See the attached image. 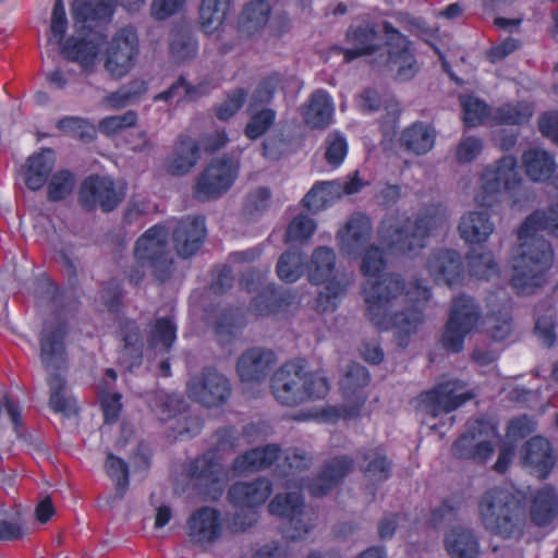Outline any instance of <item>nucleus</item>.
Wrapping results in <instances>:
<instances>
[{
    "instance_id": "4d7b16f0",
    "label": "nucleus",
    "mask_w": 558,
    "mask_h": 558,
    "mask_svg": "<svg viewBox=\"0 0 558 558\" xmlns=\"http://www.w3.org/2000/svg\"><path fill=\"white\" fill-rule=\"evenodd\" d=\"M47 383L51 391L49 398L50 409L54 413L68 414L72 408V400L65 396V379L58 373H51Z\"/></svg>"
},
{
    "instance_id": "aec40b11",
    "label": "nucleus",
    "mask_w": 558,
    "mask_h": 558,
    "mask_svg": "<svg viewBox=\"0 0 558 558\" xmlns=\"http://www.w3.org/2000/svg\"><path fill=\"white\" fill-rule=\"evenodd\" d=\"M353 458L342 454L326 461L313 477L303 480L302 486L313 497H324L335 489L353 470Z\"/></svg>"
},
{
    "instance_id": "c03bdc74",
    "label": "nucleus",
    "mask_w": 558,
    "mask_h": 558,
    "mask_svg": "<svg viewBox=\"0 0 558 558\" xmlns=\"http://www.w3.org/2000/svg\"><path fill=\"white\" fill-rule=\"evenodd\" d=\"M147 90L148 83L145 80L133 78L116 92L108 94L105 97V102L109 108L119 110L138 101Z\"/></svg>"
},
{
    "instance_id": "09e8293b",
    "label": "nucleus",
    "mask_w": 558,
    "mask_h": 558,
    "mask_svg": "<svg viewBox=\"0 0 558 558\" xmlns=\"http://www.w3.org/2000/svg\"><path fill=\"white\" fill-rule=\"evenodd\" d=\"M484 325L487 336L493 341H505L513 331V319L510 308L504 305L498 311L488 313L484 319Z\"/></svg>"
},
{
    "instance_id": "4c0bfd02",
    "label": "nucleus",
    "mask_w": 558,
    "mask_h": 558,
    "mask_svg": "<svg viewBox=\"0 0 558 558\" xmlns=\"http://www.w3.org/2000/svg\"><path fill=\"white\" fill-rule=\"evenodd\" d=\"M436 140L434 128L416 121L405 128L400 136L401 146L409 153L425 155L433 149Z\"/></svg>"
},
{
    "instance_id": "6e6d98bb",
    "label": "nucleus",
    "mask_w": 558,
    "mask_h": 558,
    "mask_svg": "<svg viewBox=\"0 0 558 558\" xmlns=\"http://www.w3.org/2000/svg\"><path fill=\"white\" fill-rule=\"evenodd\" d=\"M104 466L106 474L116 483L117 494L123 497L130 485L128 463L122 458L110 452L107 454Z\"/></svg>"
},
{
    "instance_id": "0e129e2a",
    "label": "nucleus",
    "mask_w": 558,
    "mask_h": 558,
    "mask_svg": "<svg viewBox=\"0 0 558 558\" xmlns=\"http://www.w3.org/2000/svg\"><path fill=\"white\" fill-rule=\"evenodd\" d=\"M556 328V315L554 310L549 308L546 314L536 318L534 332L544 347L551 348L557 341Z\"/></svg>"
},
{
    "instance_id": "3c124183",
    "label": "nucleus",
    "mask_w": 558,
    "mask_h": 558,
    "mask_svg": "<svg viewBox=\"0 0 558 558\" xmlns=\"http://www.w3.org/2000/svg\"><path fill=\"white\" fill-rule=\"evenodd\" d=\"M532 114L533 111L529 105L508 102L493 111L490 123L494 125H522L529 122Z\"/></svg>"
},
{
    "instance_id": "f257e3e1",
    "label": "nucleus",
    "mask_w": 558,
    "mask_h": 558,
    "mask_svg": "<svg viewBox=\"0 0 558 558\" xmlns=\"http://www.w3.org/2000/svg\"><path fill=\"white\" fill-rule=\"evenodd\" d=\"M363 295L368 320L378 330L396 329L402 342L424 322L425 304L432 292L418 278L405 284L400 275L387 274L380 280H367Z\"/></svg>"
},
{
    "instance_id": "8fccbe9b",
    "label": "nucleus",
    "mask_w": 558,
    "mask_h": 558,
    "mask_svg": "<svg viewBox=\"0 0 558 558\" xmlns=\"http://www.w3.org/2000/svg\"><path fill=\"white\" fill-rule=\"evenodd\" d=\"M466 259L469 272L476 279L490 280L499 274V266L490 251L478 252L473 247L468 252Z\"/></svg>"
},
{
    "instance_id": "f8f14e48",
    "label": "nucleus",
    "mask_w": 558,
    "mask_h": 558,
    "mask_svg": "<svg viewBox=\"0 0 558 558\" xmlns=\"http://www.w3.org/2000/svg\"><path fill=\"white\" fill-rule=\"evenodd\" d=\"M213 437L215 448L193 459L187 468V475L198 485L206 487L218 484L221 478L222 468L217 452L233 450L239 440L236 429L232 426L218 428Z\"/></svg>"
},
{
    "instance_id": "052dcab7",
    "label": "nucleus",
    "mask_w": 558,
    "mask_h": 558,
    "mask_svg": "<svg viewBox=\"0 0 558 558\" xmlns=\"http://www.w3.org/2000/svg\"><path fill=\"white\" fill-rule=\"evenodd\" d=\"M345 290L347 284L339 279L326 281L324 290L318 293L315 300V310L322 313L336 311L337 302Z\"/></svg>"
},
{
    "instance_id": "20e7f679",
    "label": "nucleus",
    "mask_w": 558,
    "mask_h": 558,
    "mask_svg": "<svg viewBox=\"0 0 558 558\" xmlns=\"http://www.w3.org/2000/svg\"><path fill=\"white\" fill-rule=\"evenodd\" d=\"M270 389L279 403L296 407L324 399L329 392V384L327 378L307 372L305 360L296 359L286 362L274 373Z\"/></svg>"
},
{
    "instance_id": "2eb2a0df",
    "label": "nucleus",
    "mask_w": 558,
    "mask_h": 558,
    "mask_svg": "<svg viewBox=\"0 0 558 558\" xmlns=\"http://www.w3.org/2000/svg\"><path fill=\"white\" fill-rule=\"evenodd\" d=\"M140 54V38L132 25L120 27L108 41L104 66L114 78H122L135 66Z\"/></svg>"
},
{
    "instance_id": "dca6fc26",
    "label": "nucleus",
    "mask_w": 558,
    "mask_h": 558,
    "mask_svg": "<svg viewBox=\"0 0 558 558\" xmlns=\"http://www.w3.org/2000/svg\"><path fill=\"white\" fill-rule=\"evenodd\" d=\"M465 384L459 379H448L424 390L416 397L418 405L432 417L456 411L474 398V393L464 390Z\"/></svg>"
},
{
    "instance_id": "c756f323",
    "label": "nucleus",
    "mask_w": 558,
    "mask_h": 558,
    "mask_svg": "<svg viewBox=\"0 0 558 558\" xmlns=\"http://www.w3.org/2000/svg\"><path fill=\"white\" fill-rule=\"evenodd\" d=\"M281 453L282 449L278 444L255 447L238 456L232 463V469L236 473L262 471L277 462Z\"/></svg>"
},
{
    "instance_id": "ddd939ff",
    "label": "nucleus",
    "mask_w": 558,
    "mask_h": 558,
    "mask_svg": "<svg viewBox=\"0 0 558 558\" xmlns=\"http://www.w3.org/2000/svg\"><path fill=\"white\" fill-rule=\"evenodd\" d=\"M268 510L271 514L287 520L288 526L282 532L287 539H303L315 527L316 518L307 514L301 493L277 494L269 502Z\"/></svg>"
},
{
    "instance_id": "5701e85b",
    "label": "nucleus",
    "mask_w": 558,
    "mask_h": 558,
    "mask_svg": "<svg viewBox=\"0 0 558 558\" xmlns=\"http://www.w3.org/2000/svg\"><path fill=\"white\" fill-rule=\"evenodd\" d=\"M207 236L203 216H187L177 221L171 238L177 254L182 258L194 256Z\"/></svg>"
},
{
    "instance_id": "603ef678",
    "label": "nucleus",
    "mask_w": 558,
    "mask_h": 558,
    "mask_svg": "<svg viewBox=\"0 0 558 558\" xmlns=\"http://www.w3.org/2000/svg\"><path fill=\"white\" fill-rule=\"evenodd\" d=\"M465 496L462 492H454L442 499L441 504L430 511L428 523L434 529H439L446 523L456 519L459 510L465 504Z\"/></svg>"
},
{
    "instance_id": "c9c22d12",
    "label": "nucleus",
    "mask_w": 558,
    "mask_h": 558,
    "mask_svg": "<svg viewBox=\"0 0 558 558\" xmlns=\"http://www.w3.org/2000/svg\"><path fill=\"white\" fill-rule=\"evenodd\" d=\"M333 111L332 98L326 90L317 89L311 95L303 117L312 129L324 130L331 123Z\"/></svg>"
},
{
    "instance_id": "0eeeda50",
    "label": "nucleus",
    "mask_w": 558,
    "mask_h": 558,
    "mask_svg": "<svg viewBox=\"0 0 558 558\" xmlns=\"http://www.w3.org/2000/svg\"><path fill=\"white\" fill-rule=\"evenodd\" d=\"M169 228L156 223L135 242L134 257L137 264L147 266L159 283L169 281L174 271V262L168 247Z\"/></svg>"
},
{
    "instance_id": "774afa93",
    "label": "nucleus",
    "mask_w": 558,
    "mask_h": 558,
    "mask_svg": "<svg viewBox=\"0 0 558 558\" xmlns=\"http://www.w3.org/2000/svg\"><path fill=\"white\" fill-rule=\"evenodd\" d=\"M313 458L301 448L289 449L284 457L282 475H294L299 472L308 470L312 465Z\"/></svg>"
},
{
    "instance_id": "393cba45",
    "label": "nucleus",
    "mask_w": 558,
    "mask_h": 558,
    "mask_svg": "<svg viewBox=\"0 0 558 558\" xmlns=\"http://www.w3.org/2000/svg\"><path fill=\"white\" fill-rule=\"evenodd\" d=\"M427 269L436 284L449 288L461 286L464 279V266L461 255L451 248L433 251Z\"/></svg>"
},
{
    "instance_id": "4468645a",
    "label": "nucleus",
    "mask_w": 558,
    "mask_h": 558,
    "mask_svg": "<svg viewBox=\"0 0 558 558\" xmlns=\"http://www.w3.org/2000/svg\"><path fill=\"white\" fill-rule=\"evenodd\" d=\"M381 26L387 47L386 68L393 72L395 81H411L418 72L412 40L388 21H384Z\"/></svg>"
},
{
    "instance_id": "6ab92c4d",
    "label": "nucleus",
    "mask_w": 558,
    "mask_h": 558,
    "mask_svg": "<svg viewBox=\"0 0 558 558\" xmlns=\"http://www.w3.org/2000/svg\"><path fill=\"white\" fill-rule=\"evenodd\" d=\"M124 193L118 191L109 177L90 174L86 177L78 191V202L87 211L100 208L104 213L114 210L123 201Z\"/></svg>"
},
{
    "instance_id": "1a4fd4ad",
    "label": "nucleus",
    "mask_w": 558,
    "mask_h": 558,
    "mask_svg": "<svg viewBox=\"0 0 558 558\" xmlns=\"http://www.w3.org/2000/svg\"><path fill=\"white\" fill-rule=\"evenodd\" d=\"M481 182V190L475 199L483 208L493 209L504 194H517L522 186L517 158L512 155L502 156L494 165L485 168Z\"/></svg>"
},
{
    "instance_id": "864d4df0",
    "label": "nucleus",
    "mask_w": 558,
    "mask_h": 558,
    "mask_svg": "<svg viewBox=\"0 0 558 558\" xmlns=\"http://www.w3.org/2000/svg\"><path fill=\"white\" fill-rule=\"evenodd\" d=\"M460 105L466 128H475L490 120L492 109L488 104L473 95H461Z\"/></svg>"
},
{
    "instance_id": "37998d69",
    "label": "nucleus",
    "mask_w": 558,
    "mask_h": 558,
    "mask_svg": "<svg viewBox=\"0 0 558 558\" xmlns=\"http://www.w3.org/2000/svg\"><path fill=\"white\" fill-rule=\"evenodd\" d=\"M231 0H202L199 7V25L204 33L217 31L226 20Z\"/></svg>"
},
{
    "instance_id": "e2e57ef3",
    "label": "nucleus",
    "mask_w": 558,
    "mask_h": 558,
    "mask_svg": "<svg viewBox=\"0 0 558 558\" xmlns=\"http://www.w3.org/2000/svg\"><path fill=\"white\" fill-rule=\"evenodd\" d=\"M247 90L243 87L227 93L226 99L215 108L216 117L221 121H228L244 106Z\"/></svg>"
},
{
    "instance_id": "79ce46f5",
    "label": "nucleus",
    "mask_w": 558,
    "mask_h": 558,
    "mask_svg": "<svg viewBox=\"0 0 558 558\" xmlns=\"http://www.w3.org/2000/svg\"><path fill=\"white\" fill-rule=\"evenodd\" d=\"M307 256L300 248H289L282 253L277 262L276 272L280 280L293 283L304 274Z\"/></svg>"
},
{
    "instance_id": "69168bd1",
    "label": "nucleus",
    "mask_w": 558,
    "mask_h": 558,
    "mask_svg": "<svg viewBox=\"0 0 558 558\" xmlns=\"http://www.w3.org/2000/svg\"><path fill=\"white\" fill-rule=\"evenodd\" d=\"M280 75L278 73H271L264 77L257 85L256 89L252 95L250 102V110L255 106L269 104L280 85Z\"/></svg>"
},
{
    "instance_id": "58836bf2",
    "label": "nucleus",
    "mask_w": 558,
    "mask_h": 558,
    "mask_svg": "<svg viewBox=\"0 0 558 558\" xmlns=\"http://www.w3.org/2000/svg\"><path fill=\"white\" fill-rule=\"evenodd\" d=\"M460 236L470 244L486 242L494 231V223L487 211H471L459 223Z\"/></svg>"
},
{
    "instance_id": "4be33fe9",
    "label": "nucleus",
    "mask_w": 558,
    "mask_h": 558,
    "mask_svg": "<svg viewBox=\"0 0 558 558\" xmlns=\"http://www.w3.org/2000/svg\"><path fill=\"white\" fill-rule=\"evenodd\" d=\"M371 375L368 369L359 364L351 363L345 372L344 378L341 381V389L344 398L351 400L350 404H344L338 416L345 420L356 418L361 414V410L366 402L367 396L364 388L369 384Z\"/></svg>"
},
{
    "instance_id": "473e14b6",
    "label": "nucleus",
    "mask_w": 558,
    "mask_h": 558,
    "mask_svg": "<svg viewBox=\"0 0 558 558\" xmlns=\"http://www.w3.org/2000/svg\"><path fill=\"white\" fill-rule=\"evenodd\" d=\"M201 158V146L191 136L181 134L173 147L172 157L168 160L167 170L172 175L187 173Z\"/></svg>"
},
{
    "instance_id": "680f3d73",
    "label": "nucleus",
    "mask_w": 558,
    "mask_h": 558,
    "mask_svg": "<svg viewBox=\"0 0 558 558\" xmlns=\"http://www.w3.org/2000/svg\"><path fill=\"white\" fill-rule=\"evenodd\" d=\"M202 89V85H191L187 83L183 75L179 76V78L166 90L157 94L154 97L155 101H170L177 99L181 100H194L199 96V90Z\"/></svg>"
},
{
    "instance_id": "39448f33",
    "label": "nucleus",
    "mask_w": 558,
    "mask_h": 558,
    "mask_svg": "<svg viewBox=\"0 0 558 558\" xmlns=\"http://www.w3.org/2000/svg\"><path fill=\"white\" fill-rule=\"evenodd\" d=\"M372 234L373 225L371 218L363 213H356L349 218L344 229L337 235L340 251L343 254L355 257L361 255L364 250L361 272L368 278L379 277L387 266L383 248L375 244L366 247Z\"/></svg>"
},
{
    "instance_id": "c85d7f7f",
    "label": "nucleus",
    "mask_w": 558,
    "mask_h": 558,
    "mask_svg": "<svg viewBox=\"0 0 558 558\" xmlns=\"http://www.w3.org/2000/svg\"><path fill=\"white\" fill-rule=\"evenodd\" d=\"M189 535L194 543L211 544L222 533L220 512L211 507H201L187 521Z\"/></svg>"
},
{
    "instance_id": "a211bd4d",
    "label": "nucleus",
    "mask_w": 558,
    "mask_h": 558,
    "mask_svg": "<svg viewBox=\"0 0 558 558\" xmlns=\"http://www.w3.org/2000/svg\"><path fill=\"white\" fill-rule=\"evenodd\" d=\"M189 396L205 408L226 404L232 388L229 379L214 367H204L187 386Z\"/></svg>"
},
{
    "instance_id": "a18cd8bd",
    "label": "nucleus",
    "mask_w": 558,
    "mask_h": 558,
    "mask_svg": "<svg viewBox=\"0 0 558 558\" xmlns=\"http://www.w3.org/2000/svg\"><path fill=\"white\" fill-rule=\"evenodd\" d=\"M270 5L267 0H252L243 8L239 26L247 34H254L266 25L270 15Z\"/></svg>"
},
{
    "instance_id": "cd10ccee",
    "label": "nucleus",
    "mask_w": 558,
    "mask_h": 558,
    "mask_svg": "<svg viewBox=\"0 0 558 558\" xmlns=\"http://www.w3.org/2000/svg\"><path fill=\"white\" fill-rule=\"evenodd\" d=\"M523 463L538 480H546L553 472L556 458L550 441L543 436L531 437L523 446Z\"/></svg>"
},
{
    "instance_id": "5fc2aeb1",
    "label": "nucleus",
    "mask_w": 558,
    "mask_h": 558,
    "mask_svg": "<svg viewBox=\"0 0 558 558\" xmlns=\"http://www.w3.org/2000/svg\"><path fill=\"white\" fill-rule=\"evenodd\" d=\"M347 40L360 48L371 47L373 54L380 50L378 31L376 25L371 22H364L355 26H350L347 31Z\"/></svg>"
},
{
    "instance_id": "423d86ee",
    "label": "nucleus",
    "mask_w": 558,
    "mask_h": 558,
    "mask_svg": "<svg viewBox=\"0 0 558 558\" xmlns=\"http://www.w3.org/2000/svg\"><path fill=\"white\" fill-rule=\"evenodd\" d=\"M444 209L440 205H430L420 211L414 219L407 218L402 225L389 226L381 231V239L388 247L401 254H416L426 246L434 228L441 223Z\"/></svg>"
},
{
    "instance_id": "a878e982",
    "label": "nucleus",
    "mask_w": 558,
    "mask_h": 558,
    "mask_svg": "<svg viewBox=\"0 0 558 558\" xmlns=\"http://www.w3.org/2000/svg\"><path fill=\"white\" fill-rule=\"evenodd\" d=\"M277 363L276 353L269 349L251 348L242 353L236 372L243 383H263Z\"/></svg>"
},
{
    "instance_id": "e433bc0d",
    "label": "nucleus",
    "mask_w": 558,
    "mask_h": 558,
    "mask_svg": "<svg viewBox=\"0 0 558 558\" xmlns=\"http://www.w3.org/2000/svg\"><path fill=\"white\" fill-rule=\"evenodd\" d=\"M558 513V494L555 487L546 485L531 499L530 517L537 526L550 524Z\"/></svg>"
},
{
    "instance_id": "bf43d9fd",
    "label": "nucleus",
    "mask_w": 558,
    "mask_h": 558,
    "mask_svg": "<svg viewBox=\"0 0 558 558\" xmlns=\"http://www.w3.org/2000/svg\"><path fill=\"white\" fill-rule=\"evenodd\" d=\"M276 118L277 113L271 108H263L252 112L244 129L245 136L251 141L258 140L272 126Z\"/></svg>"
},
{
    "instance_id": "6e6552de",
    "label": "nucleus",
    "mask_w": 558,
    "mask_h": 558,
    "mask_svg": "<svg viewBox=\"0 0 558 558\" xmlns=\"http://www.w3.org/2000/svg\"><path fill=\"white\" fill-rule=\"evenodd\" d=\"M271 493V482L265 477L232 484L228 492V499L239 511L229 520V529L236 533L253 526L258 518L257 508L266 502Z\"/></svg>"
},
{
    "instance_id": "9d476101",
    "label": "nucleus",
    "mask_w": 558,
    "mask_h": 558,
    "mask_svg": "<svg viewBox=\"0 0 558 558\" xmlns=\"http://www.w3.org/2000/svg\"><path fill=\"white\" fill-rule=\"evenodd\" d=\"M481 319V305L474 298L465 293L453 298L441 335L444 349L451 353H460L464 349L465 338L477 327Z\"/></svg>"
},
{
    "instance_id": "13d9d810",
    "label": "nucleus",
    "mask_w": 558,
    "mask_h": 558,
    "mask_svg": "<svg viewBox=\"0 0 558 558\" xmlns=\"http://www.w3.org/2000/svg\"><path fill=\"white\" fill-rule=\"evenodd\" d=\"M75 185L74 174L66 169L54 172L47 187V198L50 202H59L66 198Z\"/></svg>"
},
{
    "instance_id": "338daca9",
    "label": "nucleus",
    "mask_w": 558,
    "mask_h": 558,
    "mask_svg": "<svg viewBox=\"0 0 558 558\" xmlns=\"http://www.w3.org/2000/svg\"><path fill=\"white\" fill-rule=\"evenodd\" d=\"M315 230L316 223L312 218L305 215H299L290 221L287 228L286 242L308 240L314 234Z\"/></svg>"
},
{
    "instance_id": "49530a36",
    "label": "nucleus",
    "mask_w": 558,
    "mask_h": 558,
    "mask_svg": "<svg viewBox=\"0 0 558 558\" xmlns=\"http://www.w3.org/2000/svg\"><path fill=\"white\" fill-rule=\"evenodd\" d=\"M177 324L171 317H158L149 326L148 345L169 352L177 341Z\"/></svg>"
},
{
    "instance_id": "9b49d317",
    "label": "nucleus",
    "mask_w": 558,
    "mask_h": 558,
    "mask_svg": "<svg viewBox=\"0 0 558 558\" xmlns=\"http://www.w3.org/2000/svg\"><path fill=\"white\" fill-rule=\"evenodd\" d=\"M497 436V426L489 420L469 421L465 433L452 444V454L458 459L485 463L494 454L493 439Z\"/></svg>"
},
{
    "instance_id": "b1692460",
    "label": "nucleus",
    "mask_w": 558,
    "mask_h": 558,
    "mask_svg": "<svg viewBox=\"0 0 558 558\" xmlns=\"http://www.w3.org/2000/svg\"><path fill=\"white\" fill-rule=\"evenodd\" d=\"M145 0H75L72 15L76 23L109 22L118 4L129 12L137 11Z\"/></svg>"
},
{
    "instance_id": "de8ad7c7",
    "label": "nucleus",
    "mask_w": 558,
    "mask_h": 558,
    "mask_svg": "<svg viewBox=\"0 0 558 558\" xmlns=\"http://www.w3.org/2000/svg\"><path fill=\"white\" fill-rule=\"evenodd\" d=\"M119 332L124 343L123 353L132 359L131 365H138L143 359V340L138 324L131 318H123L119 324Z\"/></svg>"
},
{
    "instance_id": "7c9ffc66",
    "label": "nucleus",
    "mask_w": 558,
    "mask_h": 558,
    "mask_svg": "<svg viewBox=\"0 0 558 558\" xmlns=\"http://www.w3.org/2000/svg\"><path fill=\"white\" fill-rule=\"evenodd\" d=\"M293 298L290 291L274 283L268 284L252 299L250 310L256 316H269L287 310L292 304Z\"/></svg>"
},
{
    "instance_id": "f03ea898",
    "label": "nucleus",
    "mask_w": 558,
    "mask_h": 558,
    "mask_svg": "<svg viewBox=\"0 0 558 558\" xmlns=\"http://www.w3.org/2000/svg\"><path fill=\"white\" fill-rule=\"evenodd\" d=\"M544 233L558 239V202L546 210L530 214L518 230L520 245L510 278V286L518 295H531L547 282L554 250Z\"/></svg>"
},
{
    "instance_id": "7ed1b4c3",
    "label": "nucleus",
    "mask_w": 558,
    "mask_h": 558,
    "mask_svg": "<svg viewBox=\"0 0 558 558\" xmlns=\"http://www.w3.org/2000/svg\"><path fill=\"white\" fill-rule=\"evenodd\" d=\"M478 514L490 534L505 539L518 538L527 524L525 495L498 486L492 487L478 501Z\"/></svg>"
},
{
    "instance_id": "2f4dec72",
    "label": "nucleus",
    "mask_w": 558,
    "mask_h": 558,
    "mask_svg": "<svg viewBox=\"0 0 558 558\" xmlns=\"http://www.w3.org/2000/svg\"><path fill=\"white\" fill-rule=\"evenodd\" d=\"M56 162L51 148H41L27 158L24 172L25 185L31 191L40 190L48 181Z\"/></svg>"
},
{
    "instance_id": "f704fd0d",
    "label": "nucleus",
    "mask_w": 558,
    "mask_h": 558,
    "mask_svg": "<svg viewBox=\"0 0 558 558\" xmlns=\"http://www.w3.org/2000/svg\"><path fill=\"white\" fill-rule=\"evenodd\" d=\"M522 166L526 177L533 182H547L555 178V157L541 148H530L522 155Z\"/></svg>"
},
{
    "instance_id": "f3484780",
    "label": "nucleus",
    "mask_w": 558,
    "mask_h": 558,
    "mask_svg": "<svg viewBox=\"0 0 558 558\" xmlns=\"http://www.w3.org/2000/svg\"><path fill=\"white\" fill-rule=\"evenodd\" d=\"M239 165L228 158L214 159L199 174L194 187V197L209 201L220 197L235 182Z\"/></svg>"
},
{
    "instance_id": "ea45409f",
    "label": "nucleus",
    "mask_w": 558,
    "mask_h": 558,
    "mask_svg": "<svg viewBox=\"0 0 558 558\" xmlns=\"http://www.w3.org/2000/svg\"><path fill=\"white\" fill-rule=\"evenodd\" d=\"M445 547L452 558H476L480 554V542L472 531L453 527L445 537Z\"/></svg>"
},
{
    "instance_id": "a19ab883",
    "label": "nucleus",
    "mask_w": 558,
    "mask_h": 558,
    "mask_svg": "<svg viewBox=\"0 0 558 558\" xmlns=\"http://www.w3.org/2000/svg\"><path fill=\"white\" fill-rule=\"evenodd\" d=\"M335 269V251L327 246L316 247L308 265V280L314 284H323L326 281L337 279L333 276Z\"/></svg>"
},
{
    "instance_id": "412c9836",
    "label": "nucleus",
    "mask_w": 558,
    "mask_h": 558,
    "mask_svg": "<svg viewBox=\"0 0 558 558\" xmlns=\"http://www.w3.org/2000/svg\"><path fill=\"white\" fill-rule=\"evenodd\" d=\"M69 333L66 322H58L54 325H44L39 336L40 361L45 369L59 371L65 366L68 353L65 339Z\"/></svg>"
},
{
    "instance_id": "72a5a7b5",
    "label": "nucleus",
    "mask_w": 558,
    "mask_h": 558,
    "mask_svg": "<svg viewBox=\"0 0 558 558\" xmlns=\"http://www.w3.org/2000/svg\"><path fill=\"white\" fill-rule=\"evenodd\" d=\"M357 458L363 460L361 470L366 478L375 483H384L389 480L393 463L388 458L383 445L360 450Z\"/></svg>"
},
{
    "instance_id": "bb28decb",
    "label": "nucleus",
    "mask_w": 558,
    "mask_h": 558,
    "mask_svg": "<svg viewBox=\"0 0 558 558\" xmlns=\"http://www.w3.org/2000/svg\"><path fill=\"white\" fill-rule=\"evenodd\" d=\"M106 38L101 32H89L81 37L70 36L60 44L61 53L66 60L77 62L83 68L92 66Z\"/></svg>"
}]
</instances>
